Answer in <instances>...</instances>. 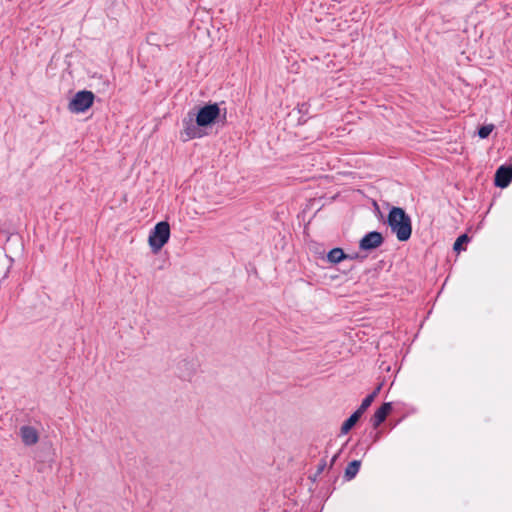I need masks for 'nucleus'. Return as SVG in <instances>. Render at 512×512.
Returning a JSON list of instances; mask_svg holds the SVG:
<instances>
[{
    "label": "nucleus",
    "mask_w": 512,
    "mask_h": 512,
    "mask_svg": "<svg viewBox=\"0 0 512 512\" xmlns=\"http://www.w3.org/2000/svg\"><path fill=\"white\" fill-rule=\"evenodd\" d=\"M387 223L399 241L404 242L411 237V218L404 209L392 207L388 213Z\"/></svg>",
    "instance_id": "f257e3e1"
},
{
    "label": "nucleus",
    "mask_w": 512,
    "mask_h": 512,
    "mask_svg": "<svg viewBox=\"0 0 512 512\" xmlns=\"http://www.w3.org/2000/svg\"><path fill=\"white\" fill-rule=\"evenodd\" d=\"M170 225L166 221L157 223L149 235V245L154 252H158L169 240Z\"/></svg>",
    "instance_id": "f03ea898"
},
{
    "label": "nucleus",
    "mask_w": 512,
    "mask_h": 512,
    "mask_svg": "<svg viewBox=\"0 0 512 512\" xmlns=\"http://www.w3.org/2000/svg\"><path fill=\"white\" fill-rule=\"evenodd\" d=\"M94 99L95 95L92 91H79L70 100L68 109L72 113H83L93 105Z\"/></svg>",
    "instance_id": "7ed1b4c3"
},
{
    "label": "nucleus",
    "mask_w": 512,
    "mask_h": 512,
    "mask_svg": "<svg viewBox=\"0 0 512 512\" xmlns=\"http://www.w3.org/2000/svg\"><path fill=\"white\" fill-rule=\"evenodd\" d=\"M219 115L220 108L217 103L205 105L197 113V125L202 127L208 126L212 124Z\"/></svg>",
    "instance_id": "20e7f679"
},
{
    "label": "nucleus",
    "mask_w": 512,
    "mask_h": 512,
    "mask_svg": "<svg viewBox=\"0 0 512 512\" xmlns=\"http://www.w3.org/2000/svg\"><path fill=\"white\" fill-rule=\"evenodd\" d=\"M384 242L380 232L372 231L367 233L359 242V248L364 251L376 249Z\"/></svg>",
    "instance_id": "39448f33"
},
{
    "label": "nucleus",
    "mask_w": 512,
    "mask_h": 512,
    "mask_svg": "<svg viewBox=\"0 0 512 512\" xmlns=\"http://www.w3.org/2000/svg\"><path fill=\"white\" fill-rule=\"evenodd\" d=\"M184 129L181 131V140L186 142L202 136L200 126L197 125V121L194 122L192 119L183 121Z\"/></svg>",
    "instance_id": "423d86ee"
},
{
    "label": "nucleus",
    "mask_w": 512,
    "mask_h": 512,
    "mask_svg": "<svg viewBox=\"0 0 512 512\" xmlns=\"http://www.w3.org/2000/svg\"><path fill=\"white\" fill-rule=\"evenodd\" d=\"M512 181V165L500 166L495 173L494 182L499 188H506Z\"/></svg>",
    "instance_id": "0eeeda50"
},
{
    "label": "nucleus",
    "mask_w": 512,
    "mask_h": 512,
    "mask_svg": "<svg viewBox=\"0 0 512 512\" xmlns=\"http://www.w3.org/2000/svg\"><path fill=\"white\" fill-rule=\"evenodd\" d=\"M19 434L22 442L26 446H33L39 441V432L36 428L24 425L20 427Z\"/></svg>",
    "instance_id": "6e6552de"
},
{
    "label": "nucleus",
    "mask_w": 512,
    "mask_h": 512,
    "mask_svg": "<svg viewBox=\"0 0 512 512\" xmlns=\"http://www.w3.org/2000/svg\"><path fill=\"white\" fill-rule=\"evenodd\" d=\"M392 410L391 403H384L382 404L374 413V415L371 418L372 426L374 428H377L381 423L385 421L388 414Z\"/></svg>",
    "instance_id": "1a4fd4ad"
},
{
    "label": "nucleus",
    "mask_w": 512,
    "mask_h": 512,
    "mask_svg": "<svg viewBox=\"0 0 512 512\" xmlns=\"http://www.w3.org/2000/svg\"><path fill=\"white\" fill-rule=\"evenodd\" d=\"M347 258H350V256L345 254L341 248H333L327 254V259L332 264H337Z\"/></svg>",
    "instance_id": "9d476101"
},
{
    "label": "nucleus",
    "mask_w": 512,
    "mask_h": 512,
    "mask_svg": "<svg viewBox=\"0 0 512 512\" xmlns=\"http://www.w3.org/2000/svg\"><path fill=\"white\" fill-rule=\"evenodd\" d=\"M360 466H361V462L359 460L351 461L345 469V473H344L345 478L347 480L353 479L359 472Z\"/></svg>",
    "instance_id": "9b49d317"
},
{
    "label": "nucleus",
    "mask_w": 512,
    "mask_h": 512,
    "mask_svg": "<svg viewBox=\"0 0 512 512\" xmlns=\"http://www.w3.org/2000/svg\"><path fill=\"white\" fill-rule=\"evenodd\" d=\"M494 127L495 126L493 124H487V125L481 126L478 130V136L481 139L487 138L493 131Z\"/></svg>",
    "instance_id": "f8f14e48"
},
{
    "label": "nucleus",
    "mask_w": 512,
    "mask_h": 512,
    "mask_svg": "<svg viewBox=\"0 0 512 512\" xmlns=\"http://www.w3.org/2000/svg\"><path fill=\"white\" fill-rule=\"evenodd\" d=\"M468 241H469V237H468L466 234H463V235L459 236V237L456 239V241H455V243H454V245H453V249H454V251H456V252H458V253H459L461 250H463L462 245H463L464 243H467Z\"/></svg>",
    "instance_id": "ddd939ff"
},
{
    "label": "nucleus",
    "mask_w": 512,
    "mask_h": 512,
    "mask_svg": "<svg viewBox=\"0 0 512 512\" xmlns=\"http://www.w3.org/2000/svg\"><path fill=\"white\" fill-rule=\"evenodd\" d=\"M356 420L353 418V417H349L343 424H342V427H341V433L342 434H347L351 429L352 427L356 424Z\"/></svg>",
    "instance_id": "4468645a"
},
{
    "label": "nucleus",
    "mask_w": 512,
    "mask_h": 512,
    "mask_svg": "<svg viewBox=\"0 0 512 512\" xmlns=\"http://www.w3.org/2000/svg\"><path fill=\"white\" fill-rule=\"evenodd\" d=\"M373 401H374V395H367L363 399L361 405L363 406V408H367L368 409Z\"/></svg>",
    "instance_id": "2eb2a0df"
},
{
    "label": "nucleus",
    "mask_w": 512,
    "mask_h": 512,
    "mask_svg": "<svg viewBox=\"0 0 512 512\" xmlns=\"http://www.w3.org/2000/svg\"><path fill=\"white\" fill-rule=\"evenodd\" d=\"M366 410L367 408H363V406L360 405L359 408L351 415V417L358 421Z\"/></svg>",
    "instance_id": "dca6fc26"
},
{
    "label": "nucleus",
    "mask_w": 512,
    "mask_h": 512,
    "mask_svg": "<svg viewBox=\"0 0 512 512\" xmlns=\"http://www.w3.org/2000/svg\"><path fill=\"white\" fill-rule=\"evenodd\" d=\"M366 410L367 408H363V406L360 405L359 408L351 415V417L358 421Z\"/></svg>",
    "instance_id": "f3484780"
},
{
    "label": "nucleus",
    "mask_w": 512,
    "mask_h": 512,
    "mask_svg": "<svg viewBox=\"0 0 512 512\" xmlns=\"http://www.w3.org/2000/svg\"><path fill=\"white\" fill-rule=\"evenodd\" d=\"M366 410L367 408H363V406L360 405L359 408L351 415V417L358 421Z\"/></svg>",
    "instance_id": "a211bd4d"
},
{
    "label": "nucleus",
    "mask_w": 512,
    "mask_h": 512,
    "mask_svg": "<svg viewBox=\"0 0 512 512\" xmlns=\"http://www.w3.org/2000/svg\"><path fill=\"white\" fill-rule=\"evenodd\" d=\"M366 410L367 408H363V406L360 405L359 408L351 415V417L358 421Z\"/></svg>",
    "instance_id": "6ab92c4d"
},
{
    "label": "nucleus",
    "mask_w": 512,
    "mask_h": 512,
    "mask_svg": "<svg viewBox=\"0 0 512 512\" xmlns=\"http://www.w3.org/2000/svg\"><path fill=\"white\" fill-rule=\"evenodd\" d=\"M366 410L367 408H363V406L360 405L359 408L351 415V417L358 421Z\"/></svg>",
    "instance_id": "aec40b11"
},
{
    "label": "nucleus",
    "mask_w": 512,
    "mask_h": 512,
    "mask_svg": "<svg viewBox=\"0 0 512 512\" xmlns=\"http://www.w3.org/2000/svg\"><path fill=\"white\" fill-rule=\"evenodd\" d=\"M325 467H326V462L324 460H322L321 463L318 466L317 473L318 474L321 473L324 470Z\"/></svg>",
    "instance_id": "412c9836"
},
{
    "label": "nucleus",
    "mask_w": 512,
    "mask_h": 512,
    "mask_svg": "<svg viewBox=\"0 0 512 512\" xmlns=\"http://www.w3.org/2000/svg\"><path fill=\"white\" fill-rule=\"evenodd\" d=\"M381 390V385H379L370 395H374V398L378 395Z\"/></svg>",
    "instance_id": "4be33fe9"
}]
</instances>
